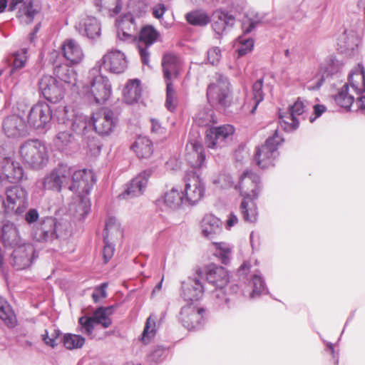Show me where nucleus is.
Returning <instances> with one entry per match:
<instances>
[{
	"instance_id": "1",
	"label": "nucleus",
	"mask_w": 365,
	"mask_h": 365,
	"mask_svg": "<svg viewBox=\"0 0 365 365\" xmlns=\"http://www.w3.org/2000/svg\"><path fill=\"white\" fill-rule=\"evenodd\" d=\"M93 172L90 170H76L66 164H60L46 175L41 181L45 190L61 192L63 186H68L73 192L88 194L95 183Z\"/></svg>"
},
{
	"instance_id": "2",
	"label": "nucleus",
	"mask_w": 365,
	"mask_h": 365,
	"mask_svg": "<svg viewBox=\"0 0 365 365\" xmlns=\"http://www.w3.org/2000/svg\"><path fill=\"white\" fill-rule=\"evenodd\" d=\"M189 146L187 149H190V152L187 158L192 170L187 173L185 178V195L186 201L190 205H195L203 197L202 174L205 155L203 145L197 140H190Z\"/></svg>"
},
{
	"instance_id": "3",
	"label": "nucleus",
	"mask_w": 365,
	"mask_h": 365,
	"mask_svg": "<svg viewBox=\"0 0 365 365\" xmlns=\"http://www.w3.org/2000/svg\"><path fill=\"white\" fill-rule=\"evenodd\" d=\"M262 188L260 177L258 175L250 170L243 172L235 189H239L243 197L240 210L245 222L253 223L257 221L258 212L255 200L258 198Z\"/></svg>"
},
{
	"instance_id": "4",
	"label": "nucleus",
	"mask_w": 365,
	"mask_h": 365,
	"mask_svg": "<svg viewBox=\"0 0 365 365\" xmlns=\"http://www.w3.org/2000/svg\"><path fill=\"white\" fill-rule=\"evenodd\" d=\"M365 93V68L359 63L348 76V83H345L334 97L336 103L349 110L354 101V96Z\"/></svg>"
},
{
	"instance_id": "5",
	"label": "nucleus",
	"mask_w": 365,
	"mask_h": 365,
	"mask_svg": "<svg viewBox=\"0 0 365 365\" xmlns=\"http://www.w3.org/2000/svg\"><path fill=\"white\" fill-rule=\"evenodd\" d=\"M19 154L25 163L37 170L43 168L48 161L46 145L37 139L24 141L19 147Z\"/></svg>"
},
{
	"instance_id": "6",
	"label": "nucleus",
	"mask_w": 365,
	"mask_h": 365,
	"mask_svg": "<svg viewBox=\"0 0 365 365\" xmlns=\"http://www.w3.org/2000/svg\"><path fill=\"white\" fill-rule=\"evenodd\" d=\"M284 142V138L279 135V130L269 137L264 145L257 147L254 155V162L257 165L265 169L274 166V160L279 156L278 147Z\"/></svg>"
},
{
	"instance_id": "7",
	"label": "nucleus",
	"mask_w": 365,
	"mask_h": 365,
	"mask_svg": "<svg viewBox=\"0 0 365 365\" xmlns=\"http://www.w3.org/2000/svg\"><path fill=\"white\" fill-rule=\"evenodd\" d=\"M241 21L242 35L238 37V47L237 48L238 56L241 57L252 51L254 47L252 38H246L245 35L250 34L258 26L267 23L265 15L256 13L255 14H244Z\"/></svg>"
},
{
	"instance_id": "8",
	"label": "nucleus",
	"mask_w": 365,
	"mask_h": 365,
	"mask_svg": "<svg viewBox=\"0 0 365 365\" xmlns=\"http://www.w3.org/2000/svg\"><path fill=\"white\" fill-rule=\"evenodd\" d=\"M90 90L88 98L97 104L106 103L111 95V85L109 80L103 76L98 68H93L89 72Z\"/></svg>"
},
{
	"instance_id": "9",
	"label": "nucleus",
	"mask_w": 365,
	"mask_h": 365,
	"mask_svg": "<svg viewBox=\"0 0 365 365\" xmlns=\"http://www.w3.org/2000/svg\"><path fill=\"white\" fill-rule=\"evenodd\" d=\"M29 206L28 193L19 186H12L6 190L4 211L7 215H20Z\"/></svg>"
},
{
	"instance_id": "10",
	"label": "nucleus",
	"mask_w": 365,
	"mask_h": 365,
	"mask_svg": "<svg viewBox=\"0 0 365 365\" xmlns=\"http://www.w3.org/2000/svg\"><path fill=\"white\" fill-rule=\"evenodd\" d=\"M229 92L227 78L222 75H218L216 82L211 83L207 88V100L212 106L229 107L230 106Z\"/></svg>"
},
{
	"instance_id": "11",
	"label": "nucleus",
	"mask_w": 365,
	"mask_h": 365,
	"mask_svg": "<svg viewBox=\"0 0 365 365\" xmlns=\"http://www.w3.org/2000/svg\"><path fill=\"white\" fill-rule=\"evenodd\" d=\"M61 225L55 218L47 217L41 218L34 225L32 237L38 242H53L62 237L60 233Z\"/></svg>"
},
{
	"instance_id": "12",
	"label": "nucleus",
	"mask_w": 365,
	"mask_h": 365,
	"mask_svg": "<svg viewBox=\"0 0 365 365\" xmlns=\"http://www.w3.org/2000/svg\"><path fill=\"white\" fill-rule=\"evenodd\" d=\"M7 6L11 11L18 9L16 16L22 23L26 24L33 21L38 12L32 0H0V13H2Z\"/></svg>"
},
{
	"instance_id": "13",
	"label": "nucleus",
	"mask_w": 365,
	"mask_h": 365,
	"mask_svg": "<svg viewBox=\"0 0 365 365\" xmlns=\"http://www.w3.org/2000/svg\"><path fill=\"white\" fill-rule=\"evenodd\" d=\"M205 274L197 269L186 282L182 283L181 296L187 301H198L204 296V283Z\"/></svg>"
},
{
	"instance_id": "14",
	"label": "nucleus",
	"mask_w": 365,
	"mask_h": 365,
	"mask_svg": "<svg viewBox=\"0 0 365 365\" xmlns=\"http://www.w3.org/2000/svg\"><path fill=\"white\" fill-rule=\"evenodd\" d=\"M205 313L203 306L191 303L181 309L180 320L188 330H198L203 327Z\"/></svg>"
},
{
	"instance_id": "15",
	"label": "nucleus",
	"mask_w": 365,
	"mask_h": 365,
	"mask_svg": "<svg viewBox=\"0 0 365 365\" xmlns=\"http://www.w3.org/2000/svg\"><path fill=\"white\" fill-rule=\"evenodd\" d=\"M308 102L302 101L299 98L293 105L289 107V110L283 113H279V125L285 132L291 133L296 130L299 125V121L297 115H302L307 107Z\"/></svg>"
},
{
	"instance_id": "16",
	"label": "nucleus",
	"mask_w": 365,
	"mask_h": 365,
	"mask_svg": "<svg viewBox=\"0 0 365 365\" xmlns=\"http://www.w3.org/2000/svg\"><path fill=\"white\" fill-rule=\"evenodd\" d=\"M3 133L8 138L17 139L29 134V125L24 118L14 114L6 116L1 123Z\"/></svg>"
},
{
	"instance_id": "17",
	"label": "nucleus",
	"mask_w": 365,
	"mask_h": 365,
	"mask_svg": "<svg viewBox=\"0 0 365 365\" xmlns=\"http://www.w3.org/2000/svg\"><path fill=\"white\" fill-rule=\"evenodd\" d=\"M160 36V33L153 26H145L140 29L137 48L143 64L149 66L150 53L148 48L157 41Z\"/></svg>"
},
{
	"instance_id": "18",
	"label": "nucleus",
	"mask_w": 365,
	"mask_h": 365,
	"mask_svg": "<svg viewBox=\"0 0 365 365\" xmlns=\"http://www.w3.org/2000/svg\"><path fill=\"white\" fill-rule=\"evenodd\" d=\"M228 282V273L223 267L215 264L207 265V289H208V285L214 287L216 289L215 293L213 290H210L212 294L219 297Z\"/></svg>"
},
{
	"instance_id": "19",
	"label": "nucleus",
	"mask_w": 365,
	"mask_h": 365,
	"mask_svg": "<svg viewBox=\"0 0 365 365\" xmlns=\"http://www.w3.org/2000/svg\"><path fill=\"white\" fill-rule=\"evenodd\" d=\"M117 123V115L108 108L102 109L92 115L93 125L96 131L102 135L110 133Z\"/></svg>"
},
{
	"instance_id": "20",
	"label": "nucleus",
	"mask_w": 365,
	"mask_h": 365,
	"mask_svg": "<svg viewBox=\"0 0 365 365\" xmlns=\"http://www.w3.org/2000/svg\"><path fill=\"white\" fill-rule=\"evenodd\" d=\"M235 133V128L225 124L213 127L207 132V148L217 149L224 147Z\"/></svg>"
},
{
	"instance_id": "21",
	"label": "nucleus",
	"mask_w": 365,
	"mask_h": 365,
	"mask_svg": "<svg viewBox=\"0 0 365 365\" xmlns=\"http://www.w3.org/2000/svg\"><path fill=\"white\" fill-rule=\"evenodd\" d=\"M98 63L99 70L103 67L105 70L114 73H123L128 66L124 53L117 49L108 51Z\"/></svg>"
},
{
	"instance_id": "22",
	"label": "nucleus",
	"mask_w": 365,
	"mask_h": 365,
	"mask_svg": "<svg viewBox=\"0 0 365 365\" xmlns=\"http://www.w3.org/2000/svg\"><path fill=\"white\" fill-rule=\"evenodd\" d=\"M122 231L120 224L115 217H110L106 222L105 232L103 235L104 247L103 255L105 262H108L113 257L115 247L110 242V240L120 237Z\"/></svg>"
},
{
	"instance_id": "23",
	"label": "nucleus",
	"mask_w": 365,
	"mask_h": 365,
	"mask_svg": "<svg viewBox=\"0 0 365 365\" xmlns=\"http://www.w3.org/2000/svg\"><path fill=\"white\" fill-rule=\"evenodd\" d=\"M34 253L35 249L31 244L27 243L19 245L14 248L10 257V264L16 269H24L32 263Z\"/></svg>"
},
{
	"instance_id": "24",
	"label": "nucleus",
	"mask_w": 365,
	"mask_h": 365,
	"mask_svg": "<svg viewBox=\"0 0 365 365\" xmlns=\"http://www.w3.org/2000/svg\"><path fill=\"white\" fill-rule=\"evenodd\" d=\"M51 119V110L46 103L33 106L27 116L28 125L35 129L43 128Z\"/></svg>"
},
{
	"instance_id": "25",
	"label": "nucleus",
	"mask_w": 365,
	"mask_h": 365,
	"mask_svg": "<svg viewBox=\"0 0 365 365\" xmlns=\"http://www.w3.org/2000/svg\"><path fill=\"white\" fill-rule=\"evenodd\" d=\"M39 90L51 103H57L63 97V90L57 80L50 75H45L38 82Z\"/></svg>"
},
{
	"instance_id": "26",
	"label": "nucleus",
	"mask_w": 365,
	"mask_h": 365,
	"mask_svg": "<svg viewBox=\"0 0 365 365\" xmlns=\"http://www.w3.org/2000/svg\"><path fill=\"white\" fill-rule=\"evenodd\" d=\"M63 116L62 119L64 123H69L71 129L77 135L83 136L88 131L90 122L86 115L81 113L70 110L66 107L63 108Z\"/></svg>"
},
{
	"instance_id": "27",
	"label": "nucleus",
	"mask_w": 365,
	"mask_h": 365,
	"mask_svg": "<svg viewBox=\"0 0 365 365\" xmlns=\"http://www.w3.org/2000/svg\"><path fill=\"white\" fill-rule=\"evenodd\" d=\"M1 182L7 180L11 183L19 182L24 178L23 168L17 162H14L10 158H4L1 161Z\"/></svg>"
},
{
	"instance_id": "28",
	"label": "nucleus",
	"mask_w": 365,
	"mask_h": 365,
	"mask_svg": "<svg viewBox=\"0 0 365 365\" xmlns=\"http://www.w3.org/2000/svg\"><path fill=\"white\" fill-rule=\"evenodd\" d=\"M235 24V16L225 11L217 10L212 14V28L217 35V38H220L224 33L232 29Z\"/></svg>"
},
{
	"instance_id": "29",
	"label": "nucleus",
	"mask_w": 365,
	"mask_h": 365,
	"mask_svg": "<svg viewBox=\"0 0 365 365\" xmlns=\"http://www.w3.org/2000/svg\"><path fill=\"white\" fill-rule=\"evenodd\" d=\"M75 29L80 34L89 38H94L100 36V24L97 19L91 16L81 15L75 24Z\"/></svg>"
},
{
	"instance_id": "30",
	"label": "nucleus",
	"mask_w": 365,
	"mask_h": 365,
	"mask_svg": "<svg viewBox=\"0 0 365 365\" xmlns=\"http://www.w3.org/2000/svg\"><path fill=\"white\" fill-rule=\"evenodd\" d=\"M359 43V39L355 31L344 29L337 38V50L342 54L351 56Z\"/></svg>"
},
{
	"instance_id": "31",
	"label": "nucleus",
	"mask_w": 365,
	"mask_h": 365,
	"mask_svg": "<svg viewBox=\"0 0 365 365\" xmlns=\"http://www.w3.org/2000/svg\"><path fill=\"white\" fill-rule=\"evenodd\" d=\"M150 175L151 171L149 170H144L139 173L132 180L125 192L119 196L126 198L138 197L142 195L147 186L148 178Z\"/></svg>"
},
{
	"instance_id": "32",
	"label": "nucleus",
	"mask_w": 365,
	"mask_h": 365,
	"mask_svg": "<svg viewBox=\"0 0 365 365\" xmlns=\"http://www.w3.org/2000/svg\"><path fill=\"white\" fill-rule=\"evenodd\" d=\"M342 68V63L334 56H329L326 59L324 73L316 81L308 86L310 91L318 90L323 85L325 78L338 73Z\"/></svg>"
},
{
	"instance_id": "33",
	"label": "nucleus",
	"mask_w": 365,
	"mask_h": 365,
	"mask_svg": "<svg viewBox=\"0 0 365 365\" xmlns=\"http://www.w3.org/2000/svg\"><path fill=\"white\" fill-rule=\"evenodd\" d=\"M65 58L72 65L80 63L84 58V53L79 43L71 38L64 41L61 46Z\"/></svg>"
},
{
	"instance_id": "34",
	"label": "nucleus",
	"mask_w": 365,
	"mask_h": 365,
	"mask_svg": "<svg viewBox=\"0 0 365 365\" xmlns=\"http://www.w3.org/2000/svg\"><path fill=\"white\" fill-rule=\"evenodd\" d=\"M248 280L249 287L251 288V291L249 293L250 299H256L262 295L269 293L264 277L259 271L257 270L252 274Z\"/></svg>"
},
{
	"instance_id": "35",
	"label": "nucleus",
	"mask_w": 365,
	"mask_h": 365,
	"mask_svg": "<svg viewBox=\"0 0 365 365\" xmlns=\"http://www.w3.org/2000/svg\"><path fill=\"white\" fill-rule=\"evenodd\" d=\"M19 232L14 223L6 222L2 227L1 240L5 247L15 248L21 245Z\"/></svg>"
},
{
	"instance_id": "36",
	"label": "nucleus",
	"mask_w": 365,
	"mask_h": 365,
	"mask_svg": "<svg viewBox=\"0 0 365 365\" xmlns=\"http://www.w3.org/2000/svg\"><path fill=\"white\" fill-rule=\"evenodd\" d=\"M55 148L61 152L68 153L77 148L75 138L67 131H61L55 137L53 140Z\"/></svg>"
},
{
	"instance_id": "37",
	"label": "nucleus",
	"mask_w": 365,
	"mask_h": 365,
	"mask_svg": "<svg viewBox=\"0 0 365 365\" xmlns=\"http://www.w3.org/2000/svg\"><path fill=\"white\" fill-rule=\"evenodd\" d=\"M141 92L140 81L130 80L123 89V101L128 104L136 103L140 98Z\"/></svg>"
},
{
	"instance_id": "38",
	"label": "nucleus",
	"mask_w": 365,
	"mask_h": 365,
	"mask_svg": "<svg viewBox=\"0 0 365 365\" xmlns=\"http://www.w3.org/2000/svg\"><path fill=\"white\" fill-rule=\"evenodd\" d=\"M76 192L79 195V200L78 202L73 203L70 206V210L74 212L76 217L83 219L88 215L91 209L90 200L87 196L90 192L88 194L82 192Z\"/></svg>"
},
{
	"instance_id": "39",
	"label": "nucleus",
	"mask_w": 365,
	"mask_h": 365,
	"mask_svg": "<svg viewBox=\"0 0 365 365\" xmlns=\"http://www.w3.org/2000/svg\"><path fill=\"white\" fill-rule=\"evenodd\" d=\"M55 75L63 82L69 86H75L76 84L77 74L73 68L66 64L56 66L54 68Z\"/></svg>"
},
{
	"instance_id": "40",
	"label": "nucleus",
	"mask_w": 365,
	"mask_h": 365,
	"mask_svg": "<svg viewBox=\"0 0 365 365\" xmlns=\"http://www.w3.org/2000/svg\"><path fill=\"white\" fill-rule=\"evenodd\" d=\"M132 148L138 158H148L153 154L152 142L147 137L139 136L135 141Z\"/></svg>"
},
{
	"instance_id": "41",
	"label": "nucleus",
	"mask_w": 365,
	"mask_h": 365,
	"mask_svg": "<svg viewBox=\"0 0 365 365\" xmlns=\"http://www.w3.org/2000/svg\"><path fill=\"white\" fill-rule=\"evenodd\" d=\"M164 204L168 209L175 210L179 209L184 201V195L182 191L172 188L164 195Z\"/></svg>"
},
{
	"instance_id": "42",
	"label": "nucleus",
	"mask_w": 365,
	"mask_h": 365,
	"mask_svg": "<svg viewBox=\"0 0 365 365\" xmlns=\"http://www.w3.org/2000/svg\"><path fill=\"white\" fill-rule=\"evenodd\" d=\"M209 250L213 252V255L222 264H227L229 262V255L231 252V247L229 244L224 242H212L209 245Z\"/></svg>"
},
{
	"instance_id": "43",
	"label": "nucleus",
	"mask_w": 365,
	"mask_h": 365,
	"mask_svg": "<svg viewBox=\"0 0 365 365\" xmlns=\"http://www.w3.org/2000/svg\"><path fill=\"white\" fill-rule=\"evenodd\" d=\"M0 319L9 328L16 325L17 320L10 304L0 297Z\"/></svg>"
},
{
	"instance_id": "44",
	"label": "nucleus",
	"mask_w": 365,
	"mask_h": 365,
	"mask_svg": "<svg viewBox=\"0 0 365 365\" xmlns=\"http://www.w3.org/2000/svg\"><path fill=\"white\" fill-rule=\"evenodd\" d=\"M164 78L167 82L172 78L173 76H177V58L175 56L168 53L163 56L162 61Z\"/></svg>"
},
{
	"instance_id": "45",
	"label": "nucleus",
	"mask_w": 365,
	"mask_h": 365,
	"mask_svg": "<svg viewBox=\"0 0 365 365\" xmlns=\"http://www.w3.org/2000/svg\"><path fill=\"white\" fill-rule=\"evenodd\" d=\"M94 4L100 11H106L110 16L118 14L122 9L120 0H94Z\"/></svg>"
},
{
	"instance_id": "46",
	"label": "nucleus",
	"mask_w": 365,
	"mask_h": 365,
	"mask_svg": "<svg viewBox=\"0 0 365 365\" xmlns=\"http://www.w3.org/2000/svg\"><path fill=\"white\" fill-rule=\"evenodd\" d=\"M113 307H100L91 316L96 324H101L103 328L109 327L112 324L110 316L113 314Z\"/></svg>"
},
{
	"instance_id": "47",
	"label": "nucleus",
	"mask_w": 365,
	"mask_h": 365,
	"mask_svg": "<svg viewBox=\"0 0 365 365\" xmlns=\"http://www.w3.org/2000/svg\"><path fill=\"white\" fill-rule=\"evenodd\" d=\"M222 232V222L213 215H207V238L212 240Z\"/></svg>"
},
{
	"instance_id": "48",
	"label": "nucleus",
	"mask_w": 365,
	"mask_h": 365,
	"mask_svg": "<svg viewBox=\"0 0 365 365\" xmlns=\"http://www.w3.org/2000/svg\"><path fill=\"white\" fill-rule=\"evenodd\" d=\"M85 341L84 337L74 334H66L63 338L64 346L69 350L81 348Z\"/></svg>"
},
{
	"instance_id": "49",
	"label": "nucleus",
	"mask_w": 365,
	"mask_h": 365,
	"mask_svg": "<svg viewBox=\"0 0 365 365\" xmlns=\"http://www.w3.org/2000/svg\"><path fill=\"white\" fill-rule=\"evenodd\" d=\"M116 26L120 31H127L134 34L136 31V25L132 14H128L116 21Z\"/></svg>"
},
{
	"instance_id": "50",
	"label": "nucleus",
	"mask_w": 365,
	"mask_h": 365,
	"mask_svg": "<svg viewBox=\"0 0 365 365\" xmlns=\"http://www.w3.org/2000/svg\"><path fill=\"white\" fill-rule=\"evenodd\" d=\"M263 79H258L252 86V93L254 100V106L251 113H254L258 105L264 100V93L262 91Z\"/></svg>"
},
{
	"instance_id": "51",
	"label": "nucleus",
	"mask_w": 365,
	"mask_h": 365,
	"mask_svg": "<svg viewBox=\"0 0 365 365\" xmlns=\"http://www.w3.org/2000/svg\"><path fill=\"white\" fill-rule=\"evenodd\" d=\"M246 0H230L227 9H224L227 13L232 14L236 19L244 12L246 7Z\"/></svg>"
},
{
	"instance_id": "52",
	"label": "nucleus",
	"mask_w": 365,
	"mask_h": 365,
	"mask_svg": "<svg viewBox=\"0 0 365 365\" xmlns=\"http://www.w3.org/2000/svg\"><path fill=\"white\" fill-rule=\"evenodd\" d=\"M178 104L176 93L170 82L166 83V100L165 107L170 110L173 111Z\"/></svg>"
},
{
	"instance_id": "53",
	"label": "nucleus",
	"mask_w": 365,
	"mask_h": 365,
	"mask_svg": "<svg viewBox=\"0 0 365 365\" xmlns=\"http://www.w3.org/2000/svg\"><path fill=\"white\" fill-rule=\"evenodd\" d=\"M187 21L193 26L205 24V12L203 10H195L185 15Z\"/></svg>"
},
{
	"instance_id": "54",
	"label": "nucleus",
	"mask_w": 365,
	"mask_h": 365,
	"mask_svg": "<svg viewBox=\"0 0 365 365\" xmlns=\"http://www.w3.org/2000/svg\"><path fill=\"white\" fill-rule=\"evenodd\" d=\"M152 316H150L147 320L142 334V341L144 344L149 342L150 339L154 336L155 334V322L153 319Z\"/></svg>"
},
{
	"instance_id": "55",
	"label": "nucleus",
	"mask_w": 365,
	"mask_h": 365,
	"mask_svg": "<svg viewBox=\"0 0 365 365\" xmlns=\"http://www.w3.org/2000/svg\"><path fill=\"white\" fill-rule=\"evenodd\" d=\"M26 53V49H22L15 53L13 68L10 71L11 76L14 75L18 69L25 66L27 60Z\"/></svg>"
},
{
	"instance_id": "56",
	"label": "nucleus",
	"mask_w": 365,
	"mask_h": 365,
	"mask_svg": "<svg viewBox=\"0 0 365 365\" xmlns=\"http://www.w3.org/2000/svg\"><path fill=\"white\" fill-rule=\"evenodd\" d=\"M61 331L57 329H52L49 331L45 330L44 334L41 335L42 340L43 342L52 347L54 348L56 345V339L60 336Z\"/></svg>"
},
{
	"instance_id": "57",
	"label": "nucleus",
	"mask_w": 365,
	"mask_h": 365,
	"mask_svg": "<svg viewBox=\"0 0 365 365\" xmlns=\"http://www.w3.org/2000/svg\"><path fill=\"white\" fill-rule=\"evenodd\" d=\"M78 323L81 331L87 335H91L96 324L92 317L83 316L79 318Z\"/></svg>"
},
{
	"instance_id": "58",
	"label": "nucleus",
	"mask_w": 365,
	"mask_h": 365,
	"mask_svg": "<svg viewBox=\"0 0 365 365\" xmlns=\"http://www.w3.org/2000/svg\"><path fill=\"white\" fill-rule=\"evenodd\" d=\"M221 56V50L217 46L210 48L207 52V60L212 66H217L219 63Z\"/></svg>"
},
{
	"instance_id": "59",
	"label": "nucleus",
	"mask_w": 365,
	"mask_h": 365,
	"mask_svg": "<svg viewBox=\"0 0 365 365\" xmlns=\"http://www.w3.org/2000/svg\"><path fill=\"white\" fill-rule=\"evenodd\" d=\"M214 184H220V187H227L234 185V180L230 175H220L217 179L213 180Z\"/></svg>"
},
{
	"instance_id": "60",
	"label": "nucleus",
	"mask_w": 365,
	"mask_h": 365,
	"mask_svg": "<svg viewBox=\"0 0 365 365\" xmlns=\"http://www.w3.org/2000/svg\"><path fill=\"white\" fill-rule=\"evenodd\" d=\"M327 110V107L322 104H315L313 106V115L309 117V121L313 123L317 118L322 115V114Z\"/></svg>"
},
{
	"instance_id": "61",
	"label": "nucleus",
	"mask_w": 365,
	"mask_h": 365,
	"mask_svg": "<svg viewBox=\"0 0 365 365\" xmlns=\"http://www.w3.org/2000/svg\"><path fill=\"white\" fill-rule=\"evenodd\" d=\"M307 9V4L305 2H302L299 9L294 12L292 15V18L297 21H302L304 18L307 17V14L305 9Z\"/></svg>"
},
{
	"instance_id": "62",
	"label": "nucleus",
	"mask_w": 365,
	"mask_h": 365,
	"mask_svg": "<svg viewBox=\"0 0 365 365\" xmlns=\"http://www.w3.org/2000/svg\"><path fill=\"white\" fill-rule=\"evenodd\" d=\"M107 287V284L103 283L101 285L100 287H98L95 289V292L92 294V297L95 302H98L101 298H104L106 297V289Z\"/></svg>"
},
{
	"instance_id": "63",
	"label": "nucleus",
	"mask_w": 365,
	"mask_h": 365,
	"mask_svg": "<svg viewBox=\"0 0 365 365\" xmlns=\"http://www.w3.org/2000/svg\"><path fill=\"white\" fill-rule=\"evenodd\" d=\"M166 11L163 4H158L153 7L152 14L155 19H160Z\"/></svg>"
},
{
	"instance_id": "64",
	"label": "nucleus",
	"mask_w": 365,
	"mask_h": 365,
	"mask_svg": "<svg viewBox=\"0 0 365 365\" xmlns=\"http://www.w3.org/2000/svg\"><path fill=\"white\" fill-rule=\"evenodd\" d=\"M39 215L36 209H30L25 215L26 222L31 225L36 222L38 219Z\"/></svg>"
}]
</instances>
